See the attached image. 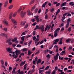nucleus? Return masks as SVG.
<instances>
[{
	"label": "nucleus",
	"mask_w": 74,
	"mask_h": 74,
	"mask_svg": "<svg viewBox=\"0 0 74 74\" xmlns=\"http://www.w3.org/2000/svg\"><path fill=\"white\" fill-rule=\"evenodd\" d=\"M35 8H36V6H34L32 8V10H31V11H32L33 10H34L35 9Z\"/></svg>",
	"instance_id": "ea45409f"
},
{
	"label": "nucleus",
	"mask_w": 74,
	"mask_h": 74,
	"mask_svg": "<svg viewBox=\"0 0 74 74\" xmlns=\"http://www.w3.org/2000/svg\"><path fill=\"white\" fill-rule=\"evenodd\" d=\"M13 5H10L8 7L9 9V10H11L12 8V7H13Z\"/></svg>",
	"instance_id": "393cba45"
},
{
	"label": "nucleus",
	"mask_w": 74,
	"mask_h": 74,
	"mask_svg": "<svg viewBox=\"0 0 74 74\" xmlns=\"http://www.w3.org/2000/svg\"><path fill=\"white\" fill-rule=\"evenodd\" d=\"M69 23H67V24L66 25V29H67L68 28V27H69Z\"/></svg>",
	"instance_id": "a878e982"
},
{
	"label": "nucleus",
	"mask_w": 74,
	"mask_h": 74,
	"mask_svg": "<svg viewBox=\"0 0 74 74\" xmlns=\"http://www.w3.org/2000/svg\"><path fill=\"white\" fill-rule=\"evenodd\" d=\"M70 40H71V39H67L66 40V42H67V43H68V42H69V43H70V42H71Z\"/></svg>",
	"instance_id": "6ab92c4d"
},
{
	"label": "nucleus",
	"mask_w": 74,
	"mask_h": 74,
	"mask_svg": "<svg viewBox=\"0 0 74 74\" xmlns=\"http://www.w3.org/2000/svg\"><path fill=\"white\" fill-rule=\"evenodd\" d=\"M8 1H6L5 2L4 6L5 7H6V6H7V5H8Z\"/></svg>",
	"instance_id": "ddd939ff"
},
{
	"label": "nucleus",
	"mask_w": 74,
	"mask_h": 74,
	"mask_svg": "<svg viewBox=\"0 0 74 74\" xmlns=\"http://www.w3.org/2000/svg\"><path fill=\"white\" fill-rule=\"evenodd\" d=\"M27 49L26 48H24L23 49L21 50V51L22 52H26V51H27Z\"/></svg>",
	"instance_id": "f3484780"
},
{
	"label": "nucleus",
	"mask_w": 74,
	"mask_h": 74,
	"mask_svg": "<svg viewBox=\"0 0 74 74\" xmlns=\"http://www.w3.org/2000/svg\"><path fill=\"white\" fill-rule=\"evenodd\" d=\"M48 1H47L45 2L42 5V8H43V7H45V5H46L47 4H48Z\"/></svg>",
	"instance_id": "6e6552de"
},
{
	"label": "nucleus",
	"mask_w": 74,
	"mask_h": 74,
	"mask_svg": "<svg viewBox=\"0 0 74 74\" xmlns=\"http://www.w3.org/2000/svg\"><path fill=\"white\" fill-rule=\"evenodd\" d=\"M36 36H34L33 38V40L34 41H36Z\"/></svg>",
	"instance_id": "a19ab883"
},
{
	"label": "nucleus",
	"mask_w": 74,
	"mask_h": 74,
	"mask_svg": "<svg viewBox=\"0 0 74 74\" xmlns=\"http://www.w3.org/2000/svg\"><path fill=\"white\" fill-rule=\"evenodd\" d=\"M38 11V8H36L34 11V12L35 13H37V11Z\"/></svg>",
	"instance_id": "49530a36"
},
{
	"label": "nucleus",
	"mask_w": 74,
	"mask_h": 74,
	"mask_svg": "<svg viewBox=\"0 0 74 74\" xmlns=\"http://www.w3.org/2000/svg\"><path fill=\"white\" fill-rule=\"evenodd\" d=\"M48 25H47L45 28V29L44 30L45 32H46L47 30V29H48Z\"/></svg>",
	"instance_id": "c85d7f7f"
},
{
	"label": "nucleus",
	"mask_w": 74,
	"mask_h": 74,
	"mask_svg": "<svg viewBox=\"0 0 74 74\" xmlns=\"http://www.w3.org/2000/svg\"><path fill=\"white\" fill-rule=\"evenodd\" d=\"M45 18L46 19H48V14H46L45 15Z\"/></svg>",
	"instance_id": "58836bf2"
},
{
	"label": "nucleus",
	"mask_w": 74,
	"mask_h": 74,
	"mask_svg": "<svg viewBox=\"0 0 74 74\" xmlns=\"http://www.w3.org/2000/svg\"><path fill=\"white\" fill-rule=\"evenodd\" d=\"M3 30L5 32H7V28H3Z\"/></svg>",
	"instance_id": "4c0bfd02"
},
{
	"label": "nucleus",
	"mask_w": 74,
	"mask_h": 74,
	"mask_svg": "<svg viewBox=\"0 0 74 74\" xmlns=\"http://www.w3.org/2000/svg\"><path fill=\"white\" fill-rule=\"evenodd\" d=\"M15 53H16V55L18 57V55L21 53V51L19 50L16 49L15 51Z\"/></svg>",
	"instance_id": "f03ea898"
},
{
	"label": "nucleus",
	"mask_w": 74,
	"mask_h": 74,
	"mask_svg": "<svg viewBox=\"0 0 74 74\" xmlns=\"http://www.w3.org/2000/svg\"><path fill=\"white\" fill-rule=\"evenodd\" d=\"M54 42H53V45H55V44H57V42H55V41H54Z\"/></svg>",
	"instance_id": "4d7b16f0"
},
{
	"label": "nucleus",
	"mask_w": 74,
	"mask_h": 74,
	"mask_svg": "<svg viewBox=\"0 0 74 74\" xmlns=\"http://www.w3.org/2000/svg\"><path fill=\"white\" fill-rule=\"evenodd\" d=\"M58 71L60 72H63V70H60V69H58Z\"/></svg>",
	"instance_id": "f704fd0d"
},
{
	"label": "nucleus",
	"mask_w": 74,
	"mask_h": 74,
	"mask_svg": "<svg viewBox=\"0 0 74 74\" xmlns=\"http://www.w3.org/2000/svg\"><path fill=\"white\" fill-rule=\"evenodd\" d=\"M16 47L18 48H21V45L19 44H18L16 46Z\"/></svg>",
	"instance_id": "e433bc0d"
},
{
	"label": "nucleus",
	"mask_w": 74,
	"mask_h": 74,
	"mask_svg": "<svg viewBox=\"0 0 74 74\" xmlns=\"http://www.w3.org/2000/svg\"><path fill=\"white\" fill-rule=\"evenodd\" d=\"M51 12H53L54 11V9L53 8H52L51 10H50Z\"/></svg>",
	"instance_id": "09e8293b"
},
{
	"label": "nucleus",
	"mask_w": 74,
	"mask_h": 74,
	"mask_svg": "<svg viewBox=\"0 0 74 74\" xmlns=\"http://www.w3.org/2000/svg\"><path fill=\"white\" fill-rule=\"evenodd\" d=\"M43 43H44V40H43L40 42V44H42Z\"/></svg>",
	"instance_id": "3c124183"
},
{
	"label": "nucleus",
	"mask_w": 74,
	"mask_h": 74,
	"mask_svg": "<svg viewBox=\"0 0 74 74\" xmlns=\"http://www.w3.org/2000/svg\"><path fill=\"white\" fill-rule=\"evenodd\" d=\"M61 53H64V55H65L66 54V53L65 52V51H62L61 52Z\"/></svg>",
	"instance_id": "680f3d73"
},
{
	"label": "nucleus",
	"mask_w": 74,
	"mask_h": 74,
	"mask_svg": "<svg viewBox=\"0 0 74 74\" xmlns=\"http://www.w3.org/2000/svg\"><path fill=\"white\" fill-rule=\"evenodd\" d=\"M25 36L21 37V38L22 40V41H23V42L24 41V38H25Z\"/></svg>",
	"instance_id": "2f4dec72"
},
{
	"label": "nucleus",
	"mask_w": 74,
	"mask_h": 74,
	"mask_svg": "<svg viewBox=\"0 0 74 74\" xmlns=\"http://www.w3.org/2000/svg\"><path fill=\"white\" fill-rule=\"evenodd\" d=\"M34 1H35V0H31L29 3V4L30 5H32V4H33V3H34Z\"/></svg>",
	"instance_id": "1a4fd4ad"
},
{
	"label": "nucleus",
	"mask_w": 74,
	"mask_h": 74,
	"mask_svg": "<svg viewBox=\"0 0 74 74\" xmlns=\"http://www.w3.org/2000/svg\"><path fill=\"white\" fill-rule=\"evenodd\" d=\"M17 40H18V38H14L13 40H12V41L13 42H15V41H16Z\"/></svg>",
	"instance_id": "b1692460"
},
{
	"label": "nucleus",
	"mask_w": 74,
	"mask_h": 74,
	"mask_svg": "<svg viewBox=\"0 0 74 74\" xmlns=\"http://www.w3.org/2000/svg\"><path fill=\"white\" fill-rule=\"evenodd\" d=\"M49 36H51V37L52 38L53 37V35H52L51 34H49Z\"/></svg>",
	"instance_id": "5fc2aeb1"
},
{
	"label": "nucleus",
	"mask_w": 74,
	"mask_h": 74,
	"mask_svg": "<svg viewBox=\"0 0 74 74\" xmlns=\"http://www.w3.org/2000/svg\"><path fill=\"white\" fill-rule=\"evenodd\" d=\"M17 12H15V13H14L13 14V17H15L16 15V14H17Z\"/></svg>",
	"instance_id": "473e14b6"
},
{
	"label": "nucleus",
	"mask_w": 74,
	"mask_h": 74,
	"mask_svg": "<svg viewBox=\"0 0 74 74\" xmlns=\"http://www.w3.org/2000/svg\"><path fill=\"white\" fill-rule=\"evenodd\" d=\"M0 36L2 37H5L7 38V34L1 33V34Z\"/></svg>",
	"instance_id": "20e7f679"
},
{
	"label": "nucleus",
	"mask_w": 74,
	"mask_h": 74,
	"mask_svg": "<svg viewBox=\"0 0 74 74\" xmlns=\"http://www.w3.org/2000/svg\"><path fill=\"white\" fill-rule=\"evenodd\" d=\"M8 44L9 45H12V42H11L10 39H9L7 40L6 43H8Z\"/></svg>",
	"instance_id": "39448f33"
},
{
	"label": "nucleus",
	"mask_w": 74,
	"mask_h": 74,
	"mask_svg": "<svg viewBox=\"0 0 74 74\" xmlns=\"http://www.w3.org/2000/svg\"><path fill=\"white\" fill-rule=\"evenodd\" d=\"M20 15L21 16L22 18H23V17L25 16V15H26V12H23V11H21Z\"/></svg>",
	"instance_id": "f257e3e1"
},
{
	"label": "nucleus",
	"mask_w": 74,
	"mask_h": 74,
	"mask_svg": "<svg viewBox=\"0 0 74 74\" xmlns=\"http://www.w3.org/2000/svg\"><path fill=\"white\" fill-rule=\"evenodd\" d=\"M59 41V39L58 38L56 39L55 40H54L53 41V42H55V41L56 42H58Z\"/></svg>",
	"instance_id": "7c9ffc66"
},
{
	"label": "nucleus",
	"mask_w": 74,
	"mask_h": 74,
	"mask_svg": "<svg viewBox=\"0 0 74 74\" xmlns=\"http://www.w3.org/2000/svg\"><path fill=\"white\" fill-rule=\"evenodd\" d=\"M13 24L14 25H17V23L16 22V21H15L13 23Z\"/></svg>",
	"instance_id": "a18cd8bd"
},
{
	"label": "nucleus",
	"mask_w": 74,
	"mask_h": 74,
	"mask_svg": "<svg viewBox=\"0 0 74 74\" xmlns=\"http://www.w3.org/2000/svg\"><path fill=\"white\" fill-rule=\"evenodd\" d=\"M72 47H69L68 48V50L70 51V50H71V49H72Z\"/></svg>",
	"instance_id": "37998d69"
},
{
	"label": "nucleus",
	"mask_w": 74,
	"mask_h": 74,
	"mask_svg": "<svg viewBox=\"0 0 74 74\" xmlns=\"http://www.w3.org/2000/svg\"><path fill=\"white\" fill-rule=\"evenodd\" d=\"M11 50H12V49H10V48H6L7 51L8 52H9V53H12V51H11Z\"/></svg>",
	"instance_id": "423d86ee"
},
{
	"label": "nucleus",
	"mask_w": 74,
	"mask_h": 74,
	"mask_svg": "<svg viewBox=\"0 0 74 74\" xmlns=\"http://www.w3.org/2000/svg\"><path fill=\"white\" fill-rule=\"evenodd\" d=\"M59 30H60V28H57L56 30L55 31H56L57 32H58V31H59Z\"/></svg>",
	"instance_id": "e2e57ef3"
},
{
	"label": "nucleus",
	"mask_w": 74,
	"mask_h": 74,
	"mask_svg": "<svg viewBox=\"0 0 74 74\" xmlns=\"http://www.w3.org/2000/svg\"><path fill=\"white\" fill-rule=\"evenodd\" d=\"M23 74V71H21L20 73H19V74Z\"/></svg>",
	"instance_id": "774afa93"
},
{
	"label": "nucleus",
	"mask_w": 74,
	"mask_h": 74,
	"mask_svg": "<svg viewBox=\"0 0 74 74\" xmlns=\"http://www.w3.org/2000/svg\"><path fill=\"white\" fill-rule=\"evenodd\" d=\"M33 36H35V35L36 34V31H34L33 32Z\"/></svg>",
	"instance_id": "bf43d9fd"
},
{
	"label": "nucleus",
	"mask_w": 74,
	"mask_h": 74,
	"mask_svg": "<svg viewBox=\"0 0 74 74\" xmlns=\"http://www.w3.org/2000/svg\"><path fill=\"white\" fill-rule=\"evenodd\" d=\"M22 8H20L18 10V13H19V12H21V10H22Z\"/></svg>",
	"instance_id": "cd10ccee"
},
{
	"label": "nucleus",
	"mask_w": 74,
	"mask_h": 74,
	"mask_svg": "<svg viewBox=\"0 0 74 74\" xmlns=\"http://www.w3.org/2000/svg\"><path fill=\"white\" fill-rule=\"evenodd\" d=\"M54 36L55 37H56L58 36V32H57L56 31H54Z\"/></svg>",
	"instance_id": "2eb2a0df"
},
{
	"label": "nucleus",
	"mask_w": 74,
	"mask_h": 74,
	"mask_svg": "<svg viewBox=\"0 0 74 74\" xmlns=\"http://www.w3.org/2000/svg\"><path fill=\"white\" fill-rule=\"evenodd\" d=\"M3 22L6 25H8V22L7 21L4 20L3 21Z\"/></svg>",
	"instance_id": "5701e85b"
},
{
	"label": "nucleus",
	"mask_w": 74,
	"mask_h": 74,
	"mask_svg": "<svg viewBox=\"0 0 74 74\" xmlns=\"http://www.w3.org/2000/svg\"><path fill=\"white\" fill-rule=\"evenodd\" d=\"M37 60H38V58H37V57H36V58H35V62H37Z\"/></svg>",
	"instance_id": "864d4df0"
},
{
	"label": "nucleus",
	"mask_w": 74,
	"mask_h": 74,
	"mask_svg": "<svg viewBox=\"0 0 74 74\" xmlns=\"http://www.w3.org/2000/svg\"><path fill=\"white\" fill-rule=\"evenodd\" d=\"M27 12L28 15H33V13L30 12V11L29 10H28L27 11Z\"/></svg>",
	"instance_id": "9b49d317"
},
{
	"label": "nucleus",
	"mask_w": 74,
	"mask_h": 74,
	"mask_svg": "<svg viewBox=\"0 0 74 74\" xmlns=\"http://www.w3.org/2000/svg\"><path fill=\"white\" fill-rule=\"evenodd\" d=\"M26 21H23L21 23V25H22V26H24L25 25V23H26Z\"/></svg>",
	"instance_id": "dca6fc26"
},
{
	"label": "nucleus",
	"mask_w": 74,
	"mask_h": 74,
	"mask_svg": "<svg viewBox=\"0 0 74 74\" xmlns=\"http://www.w3.org/2000/svg\"><path fill=\"white\" fill-rule=\"evenodd\" d=\"M1 64H4V61H3V60H1Z\"/></svg>",
	"instance_id": "79ce46f5"
},
{
	"label": "nucleus",
	"mask_w": 74,
	"mask_h": 74,
	"mask_svg": "<svg viewBox=\"0 0 74 74\" xmlns=\"http://www.w3.org/2000/svg\"><path fill=\"white\" fill-rule=\"evenodd\" d=\"M46 57L47 58H49V59H50L51 58V56L49 55V54H47L46 56Z\"/></svg>",
	"instance_id": "72a5a7b5"
},
{
	"label": "nucleus",
	"mask_w": 74,
	"mask_h": 74,
	"mask_svg": "<svg viewBox=\"0 0 74 74\" xmlns=\"http://www.w3.org/2000/svg\"><path fill=\"white\" fill-rule=\"evenodd\" d=\"M38 53H40V50H38V51L35 53V54L37 55L38 54Z\"/></svg>",
	"instance_id": "de8ad7c7"
},
{
	"label": "nucleus",
	"mask_w": 74,
	"mask_h": 74,
	"mask_svg": "<svg viewBox=\"0 0 74 74\" xmlns=\"http://www.w3.org/2000/svg\"><path fill=\"white\" fill-rule=\"evenodd\" d=\"M41 28V27H39L38 25H36L35 28L34 29V30H36L37 29L40 30Z\"/></svg>",
	"instance_id": "9d476101"
},
{
	"label": "nucleus",
	"mask_w": 74,
	"mask_h": 74,
	"mask_svg": "<svg viewBox=\"0 0 74 74\" xmlns=\"http://www.w3.org/2000/svg\"><path fill=\"white\" fill-rule=\"evenodd\" d=\"M71 20L70 18H69L67 20V23H70V22H71Z\"/></svg>",
	"instance_id": "bb28decb"
},
{
	"label": "nucleus",
	"mask_w": 74,
	"mask_h": 74,
	"mask_svg": "<svg viewBox=\"0 0 74 74\" xmlns=\"http://www.w3.org/2000/svg\"><path fill=\"white\" fill-rule=\"evenodd\" d=\"M28 27V24H27L25 25V26L24 27V28L26 29V28H27Z\"/></svg>",
	"instance_id": "603ef678"
},
{
	"label": "nucleus",
	"mask_w": 74,
	"mask_h": 74,
	"mask_svg": "<svg viewBox=\"0 0 74 74\" xmlns=\"http://www.w3.org/2000/svg\"><path fill=\"white\" fill-rule=\"evenodd\" d=\"M56 73V71L55 70H53V71L52 73L51 74H55Z\"/></svg>",
	"instance_id": "c03bdc74"
},
{
	"label": "nucleus",
	"mask_w": 74,
	"mask_h": 74,
	"mask_svg": "<svg viewBox=\"0 0 74 74\" xmlns=\"http://www.w3.org/2000/svg\"><path fill=\"white\" fill-rule=\"evenodd\" d=\"M41 62V61L40 59H39L36 62V64H38V63H40Z\"/></svg>",
	"instance_id": "4468645a"
},
{
	"label": "nucleus",
	"mask_w": 74,
	"mask_h": 74,
	"mask_svg": "<svg viewBox=\"0 0 74 74\" xmlns=\"http://www.w3.org/2000/svg\"><path fill=\"white\" fill-rule=\"evenodd\" d=\"M60 5V3H57L56 5V7H58V6H59Z\"/></svg>",
	"instance_id": "13d9d810"
},
{
	"label": "nucleus",
	"mask_w": 74,
	"mask_h": 74,
	"mask_svg": "<svg viewBox=\"0 0 74 74\" xmlns=\"http://www.w3.org/2000/svg\"><path fill=\"white\" fill-rule=\"evenodd\" d=\"M71 62H70L71 64H74V60H71Z\"/></svg>",
	"instance_id": "c756f323"
},
{
	"label": "nucleus",
	"mask_w": 74,
	"mask_h": 74,
	"mask_svg": "<svg viewBox=\"0 0 74 74\" xmlns=\"http://www.w3.org/2000/svg\"><path fill=\"white\" fill-rule=\"evenodd\" d=\"M59 74H65V73L64 72H62L60 73Z\"/></svg>",
	"instance_id": "338daca9"
},
{
	"label": "nucleus",
	"mask_w": 74,
	"mask_h": 74,
	"mask_svg": "<svg viewBox=\"0 0 74 74\" xmlns=\"http://www.w3.org/2000/svg\"><path fill=\"white\" fill-rule=\"evenodd\" d=\"M60 12V9H58L56 13V15H57Z\"/></svg>",
	"instance_id": "412c9836"
},
{
	"label": "nucleus",
	"mask_w": 74,
	"mask_h": 74,
	"mask_svg": "<svg viewBox=\"0 0 74 74\" xmlns=\"http://www.w3.org/2000/svg\"><path fill=\"white\" fill-rule=\"evenodd\" d=\"M47 52V50H45L43 52V53L44 54H46Z\"/></svg>",
	"instance_id": "6e6d98bb"
},
{
	"label": "nucleus",
	"mask_w": 74,
	"mask_h": 74,
	"mask_svg": "<svg viewBox=\"0 0 74 74\" xmlns=\"http://www.w3.org/2000/svg\"><path fill=\"white\" fill-rule=\"evenodd\" d=\"M49 68V66H47L45 69V70H48V69Z\"/></svg>",
	"instance_id": "c9c22d12"
},
{
	"label": "nucleus",
	"mask_w": 74,
	"mask_h": 74,
	"mask_svg": "<svg viewBox=\"0 0 74 74\" xmlns=\"http://www.w3.org/2000/svg\"><path fill=\"white\" fill-rule=\"evenodd\" d=\"M26 62V61H24L23 62H22L20 63V66H23L24 64H25V62Z\"/></svg>",
	"instance_id": "f8f14e48"
},
{
	"label": "nucleus",
	"mask_w": 74,
	"mask_h": 74,
	"mask_svg": "<svg viewBox=\"0 0 74 74\" xmlns=\"http://www.w3.org/2000/svg\"><path fill=\"white\" fill-rule=\"evenodd\" d=\"M71 27H69L68 29V31L69 32H70L71 31Z\"/></svg>",
	"instance_id": "8fccbe9b"
},
{
	"label": "nucleus",
	"mask_w": 74,
	"mask_h": 74,
	"mask_svg": "<svg viewBox=\"0 0 74 74\" xmlns=\"http://www.w3.org/2000/svg\"><path fill=\"white\" fill-rule=\"evenodd\" d=\"M42 70H39V73L40 74H41V73H42Z\"/></svg>",
	"instance_id": "0e129e2a"
},
{
	"label": "nucleus",
	"mask_w": 74,
	"mask_h": 74,
	"mask_svg": "<svg viewBox=\"0 0 74 74\" xmlns=\"http://www.w3.org/2000/svg\"><path fill=\"white\" fill-rule=\"evenodd\" d=\"M31 53H32L31 51L30 50H29L28 51V56H30V55H31Z\"/></svg>",
	"instance_id": "a211bd4d"
},
{
	"label": "nucleus",
	"mask_w": 74,
	"mask_h": 74,
	"mask_svg": "<svg viewBox=\"0 0 74 74\" xmlns=\"http://www.w3.org/2000/svg\"><path fill=\"white\" fill-rule=\"evenodd\" d=\"M44 28H45V27H44V25H42V26L41 27H40V29L41 30V31L42 32H44Z\"/></svg>",
	"instance_id": "0eeeda50"
},
{
	"label": "nucleus",
	"mask_w": 74,
	"mask_h": 74,
	"mask_svg": "<svg viewBox=\"0 0 74 74\" xmlns=\"http://www.w3.org/2000/svg\"><path fill=\"white\" fill-rule=\"evenodd\" d=\"M66 2H64L62 3V5H61V7H63V6H64L66 5Z\"/></svg>",
	"instance_id": "aec40b11"
},
{
	"label": "nucleus",
	"mask_w": 74,
	"mask_h": 74,
	"mask_svg": "<svg viewBox=\"0 0 74 74\" xmlns=\"http://www.w3.org/2000/svg\"><path fill=\"white\" fill-rule=\"evenodd\" d=\"M9 70H12V67H11V66H10L9 67Z\"/></svg>",
	"instance_id": "69168bd1"
},
{
	"label": "nucleus",
	"mask_w": 74,
	"mask_h": 74,
	"mask_svg": "<svg viewBox=\"0 0 74 74\" xmlns=\"http://www.w3.org/2000/svg\"><path fill=\"white\" fill-rule=\"evenodd\" d=\"M12 13L11 12L10 13V15H9V18H10V19H11V18H12Z\"/></svg>",
	"instance_id": "4be33fe9"
},
{
	"label": "nucleus",
	"mask_w": 74,
	"mask_h": 74,
	"mask_svg": "<svg viewBox=\"0 0 74 74\" xmlns=\"http://www.w3.org/2000/svg\"><path fill=\"white\" fill-rule=\"evenodd\" d=\"M59 56V54L58 53H57L56 56H54V60H55V61L57 60V59H58V56Z\"/></svg>",
	"instance_id": "7ed1b4c3"
},
{
	"label": "nucleus",
	"mask_w": 74,
	"mask_h": 74,
	"mask_svg": "<svg viewBox=\"0 0 74 74\" xmlns=\"http://www.w3.org/2000/svg\"><path fill=\"white\" fill-rule=\"evenodd\" d=\"M11 21H12V22H13V23H14V22L15 21V19H12Z\"/></svg>",
	"instance_id": "052dcab7"
}]
</instances>
